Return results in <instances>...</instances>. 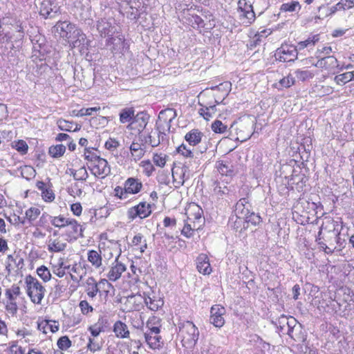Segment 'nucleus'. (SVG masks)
I'll return each instance as SVG.
<instances>
[{"label":"nucleus","instance_id":"1","mask_svg":"<svg viewBox=\"0 0 354 354\" xmlns=\"http://www.w3.org/2000/svg\"><path fill=\"white\" fill-rule=\"evenodd\" d=\"M55 31L68 41L72 48L84 46L88 40L81 29L68 21H59L54 26Z\"/></svg>","mask_w":354,"mask_h":354},{"label":"nucleus","instance_id":"2","mask_svg":"<svg viewBox=\"0 0 354 354\" xmlns=\"http://www.w3.org/2000/svg\"><path fill=\"white\" fill-rule=\"evenodd\" d=\"M179 336L184 347L192 349L196 345L199 331L193 322L187 321L179 326Z\"/></svg>","mask_w":354,"mask_h":354},{"label":"nucleus","instance_id":"3","mask_svg":"<svg viewBox=\"0 0 354 354\" xmlns=\"http://www.w3.org/2000/svg\"><path fill=\"white\" fill-rule=\"evenodd\" d=\"M25 282L27 286V294L31 301L35 304H40L44 296L45 288L36 278L31 275L26 277Z\"/></svg>","mask_w":354,"mask_h":354},{"label":"nucleus","instance_id":"4","mask_svg":"<svg viewBox=\"0 0 354 354\" xmlns=\"http://www.w3.org/2000/svg\"><path fill=\"white\" fill-rule=\"evenodd\" d=\"M176 116L177 113L173 109H166L159 113L156 122V129L160 135L165 134V131L170 130L171 123Z\"/></svg>","mask_w":354,"mask_h":354},{"label":"nucleus","instance_id":"5","mask_svg":"<svg viewBox=\"0 0 354 354\" xmlns=\"http://www.w3.org/2000/svg\"><path fill=\"white\" fill-rule=\"evenodd\" d=\"M115 20L113 18H102L97 22V29L102 37H108L107 45L113 44L115 39L113 37L116 29L114 26Z\"/></svg>","mask_w":354,"mask_h":354},{"label":"nucleus","instance_id":"6","mask_svg":"<svg viewBox=\"0 0 354 354\" xmlns=\"http://www.w3.org/2000/svg\"><path fill=\"white\" fill-rule=\"evenodd\" d=\"M298 49L296 46L288 44H282L275 52L277 59L283 62H294L297 59Z\"/></svg>","mask_w":354,"mask_h":354},{"label":"nucleus","instance_id":"7","mask_svg":"<svg viewBox=\"0 0 354 354\" xmlns=\"http://www.w3.org/2000/svg\"><path fill=\"white\" fill-rule=\"evenodd\" d=\"M330 225L333 229L328 230L324 233L323 238L324 241L326 243V245L330 246L335 245V240L337 235H339L343 228L344 223L341 218H338L337 220H331Z\"/></svg>","mask_w":354,"mask_h":354},{"label":"nucleus","instance_id":"8","mask_svg":"<svg viewBox=\"0 0 354 354\" xmlns=\"http://www.w3.org/2000/svg\"><path fill=\"white\" fill-rule=\"evenodd\" d=\"M151 213V205L146 202H141L138 205L132 207L128 210L129 218L133 220L136 217L145 218Z\"/></svg>","mask_w":354,"mask_h":354},{"label":"nucleus","instance_id":"9","mask_svg":"<svg viewBox=\"0 0 354 354\" xmlns=\"http://www.w3.org/2000/svg\"><path fill=\"white\" fill-rule=\"evenodd\" d=\"M59 13V6L51 0H44L41 3L39 15L44 19H52Z\"/></svg>","mask_w":354,"mask_h":354},{"label":"nucleus","instance_id":"10","mask_svg":"<svg viewBox=\"0 0 354 354\" xmlns=\"http://www.w3.org/2000/svg\"><path fill=\"white\" fill-rule=\"evenodd\" d=\"M149 118V115L147 113L144 111L138 112L128 124L127 128L131 130H136L140 133L146 128Z\"/></svg>","mask_w":354,"mask_h":354},{"label":"nucleus","instance_id":"11","mask_svg":"<svg viewBox=\"0 0 354 354\" xmlns=\"http://www.w3.org/2000/svg\"><path fill=\"white\" fill-rule=\"evenodd\" d=\"M225 313L224 307L220 305H214L210 310L209 322L217 328L222 327L225 324L223 315Z\"/></svg>","mask_w":354,"mask_h":354},{"label":"nucleus","instance_id":"12","mask_svg":"<svg viewBox=\"0 0 354 354\" xmlns=\"http://www.w3.org/2000/svg\"><path fill=\"white\" fill-rule=\"evenodd\" d=\"M295 319L293 317H287L282 315L275 320H272V324L277 328L279 333L285 335L292 324L295 326V324H294Z\"/></svg>","mask_w":354,"mask_h":354},{"label":"nucleus","instance_id":"13","mask_svg":"<svg viewBox=\"0 0 354 354\" xmlns=\"http://www.w3.org/2000/svg\"><path fill=\"white\" fill-rule=\"evenodd\" d=\"M292 326L286 331V335H288L290 338L297 342H304L306 340V335L301 325L298 323L295 319Z\"/></svg>","mask_w":354,"mask_h":354},{"label":"nucleus","instance_id":"14","mask_svg":"<svg viewBox=\"0 0 354 354\" xmlns=\"http://www.w3.org/2000/svg\"><path fill=\"white\" fill-rule=\"evenodd\" d=\"M17 28H19L17 32H8L5 35L0 34V40L3 42H17L21 41L24 37V28L20 21L17 23Z\"/></svg>","mask_w":354,"mask_h":354},{"label":"nucleus","instance_id":"15","mask_svg":"<svg viewBox=\"0 0 354 354\" xmlns=\"http://www.w3.org/2000/svg\"><path fill=\"white\" fill-rule=\"evenodd\" d=\"M93 169L95 171L93 174L95 176H102V178L111 174V167L107 160L101 157L93 164Z\"/></svg>","mask_w":354,"mask_h":354},{"label":"nucleus","instance_id":"16","mask_svg":"<svg viewBox=\"0 0 354 354\" xmlns=\"http://www.w3.org/2000/svg\"><path fill=\"white\" fill-rule=\"evenodd\" d=\"M68 225L66 226V235L70 239H77L82 236V230L80 225L75 219L68 220Z\"/></svg>","mask_w":354,"mask_h":354},{"label":"nucleus","instance_id":"17","mask_svg":"<svg viewBox=\"0 0 354 354\" xmlns=\"http://www.w3.org/2000/svg\"><path fill=\"white\" fill-rule=\"evenodd\" d=\"M196 268L200 273L204 275L211 274L212 270L207 254H200L196 259Z\"/></svg>","mask_w":354,"mask_h":354},{"label":"nucleus","instance_id":"18","mask_svg":"<svg viewBox=\"0 0 354 354\" xmlns=\"http://www.w3.org/2000/svg\"><path fill=\"white\" fill-rule=\"evenodd\" d=\"M314 65L316 67L324 68L326 70H330L338 67V61L334 56L328 55L320 57Z\"/></svg>","mask_w":354,"mask_h":354},{"label":"nucleus","instance_id":"19","mask_svg":"<svg viewBox=\"0 0 354 354\" xmlns=\"http://www.w3.org/2000/svg\"><path fill=\"white\" fill-rule=\"evenodd\" d=\"M115 265L111 267L107 274L109 280L113 281L118 279L121 277L122 272L126 270V266L123 263L119 262L118 259H115Z\"/></svg>","mask_w":354,"mask_h":354},{"label":"nucleus","instance_id":"20","mask_svg":"<svg viewBox=\"0 0 354 354\" xmlns=\"http://www.w3.org/2000/svg\"><path fill=\"white\" fill-rule=\"evenodd\" d=\"M124 183H125V190L129 194H137L141 190V189L142 187V184L140 181V180H138L137 178H129L125 181Z\"/></svg>","mask_w":354,"mask_h":354},{"label":"nucleus","instance_id":"21","mask_svg":"<svg viewBox=\"0 0 354 354\" xmlns=\"http://www.w3.org/2000/svg\"><path fill=\"white\" fill-rule=\"evenodd\" d=\"M66 248V243L60 240L59 238H50L48 241V250L50 252H60Z\"/></svg>","mask_w":354,"mask_h":354},{"label":"nucleus","instance_id":"22","mask_svg":"<svg viewBox=\"0 0 354 354\" xmlns=\"http://www.w3.org/2000/svg\"><path fill=\"white\" fill-rule=\"evenodd\" d=\"M203 212V209L201 208V207L196 203L189 204L187 209H186V214L189 220H201Z\"/></svg>","mask_w":354,"mask_h":354},{"label":"nucleus","instance_id":"23","mask_svg":"<svg viewBox=\"0 0 354 354\" xmlns=\"http://www.w3.org/2000/svg\"><path fill=\"white\" fill-rule=\"evenodd\" d=\"M85 291L87 295L91 299L94 298L100 291L98 283L93 277H90L86 279Z\"/></svg>","mask_w":354,"mask_h":354},{"label":"nucleus","instance_id":"24","mask_svg":"<svg viewBox=\"0 0 354 354\" xmlns=\"http://www.w3.org/2000/svg\"><path fill=\"white\" fill-rule=\"evenodd\" d=\"M240 17L241 19H245L243 23L252 24L255 19V13L253 10V7L252 4L250 3L244 9L241 10L240 12Z\"/></svg>","mask_w":354,"mask_h":354},{"label":"nucleus","instance_id":"25","mask_svg":"<svg viewBox=\"0 0 354 354\" xmlns=\"http://www.w3.org/2000/svg\"><path fill=\"white\" fill-rule=\"evenodd\" d=\"M202 136L203 133L199 130L194 129L186 133L185 139L190 145L194 147L201 141Z\"/></svg>","mask_w":354,"mask_h":354},{"label":"nucleus","instance_id":"26","mask_svg":"<svg viewBox=\"0 0 354 354\" xmlns=\"http://www.w3.org/2000/svg\"><path fill=\"white\" fill-rule=\"evenodd\" d=\"M113 332L115 336L119 338H127L129 336V331L127 326L121 321H117L113 326Z\"/></svg>","mask_w":354,"mask_h":354},{"label":"nucleus","instance_id":"27","mask_svg":"<svg viewBox=\"0 0 354 354\" xmlns=\"http://www.w3.org/2000/svg\"><path fill=\"white\" fill-rule=\"evenodd\" d=\"M145 297H143L141 295H130L127 297V302L129 304H132L131 306L129 307V310H140V307L142 306V303L144 301Z\"/></svg>","mask_w":354,"mask_h":354},{"label":"nucleus","instance_id":"28","mask_svg":"<svg viewBox=\"0 0 354 354\" xmlns=\"http://www.w3.org/2000/svg\"><path fill=\"white\" fill-rule=\"evenodd\" d=\"M135 110L133 108H125L121 110L119 116L120 122L122 124L131 122L135 116Z\"/></svg>","mask_w":354,"mask_h":354},{"label":"nucleus","instance_id":"29","mask_svg":"<svg viewBox=\"0 0 354 354\" xmlns=\"http://www.w3.org/2000/svg\"><path fill=\"white\" fill-rule=\"evenodd\" d=\"M216 168L222 175L232 176L234 174L232 165L229 162L223 160L218 161L216 162Z\"/></svg>","mask_w":354,"mask_h":354},{"label":"nucleus","instance_id":"30","mask_svg":"<svg viewBox=\"0 0 354 354\" xmlns=\"http://www.w3.org/2000/svg\"><path fill=\"white\" fill-rule=\"evenodd\" d=\"M354 80V71L346 72L339 75H336L334 77V81L338 85H344Z\"/></svg>","mask_w":354,"mask_h":354},{"label":"nucleus","instance_id":"31","mask_svg":"<svg viewBox=\"0 0 354 354\" xmlns=\"http://www.w3.org/2000/svg\"><path fill=\"white\" fill-rule=\"evenodd\" d=\"M144 302L152 311H157L163 306V301L160 299H152L150 297H145Z\"/></svg>","mask_w":354,"mask_h":354},{"label":"nucleus","instance_id":"32","mask_svg":"<svg viewBox=\"0 0 354 354\" xmlns=\"http://www.w3.org/2000/svg\"><path fill=\"white\" fill-rule=\"evenodd\" d=\"M294 75L299 81L305 82L313 79L315 73L308 70L297 69L294 71Z\"/></svg>","mask_w":354,"mask_h":354},{"label":"nucleus","instance_id":"33","mask_svg":"<svg viewBox=\"0 0 354 354\" xmlns=\"http://www.w3.org/2000/svg\"><path fill=\"white\" fill-rule=\"evenodd\" d=\"M291 184L296 185V189L298 191L302 190L304 187L306 185V183L308 180L307 177L304 174H299L292 176L290 178Z\"/></svg>","mask_w":354,"mask_h":354},{"label":"nucleus","instance_id":"34","mask_svg":"<svg viewBox=\"0 0 354 354\" xmlns=\"http://www.w3.org/2000/svg\"><path fill=\"white\" fill-rule=\"evenodd\" d=\"M138 2L136 1H132L131 3L128 4L126 8H124V10L127 8L129 10L127 11V17L130 19H136L140 17V12L138 9Z\"/></svg>","mask_w":354,"mask_h":354},{"label":"nucleus","instance_id":"35","mask_svg":"<svg viewBox=\"0 0 354 354\" xmlns=\"http://www.w3.org/2000/svg\"><path fill=\"white\" fill-rule=\"evenodd\" d=\"M66 151V147L62 144L53 145L48 149V153L53 158H59L62 156Z\"/></svg>","mask_w":354,"mask_h":354},{"label":"nucleus","instance_id":"36","mask_svg":"<svg viewBox=\"0 0 354 354\" xmlns=\"http://www.w3.org/2000/svg\"><path fill=\"white\" fill-rule=\"evenodd\" d=\"M145 340L151 348H156L160 346L161 337L159 334L151 335L145 333Z\"/></svg>","mask_w":354,"mask_h":354},{"label":"nucleus","instance_id":"37","mask_svg":"<svg viewBox=\"0 0 354 354\" xmlns=\"http://www.w3.org/2000/svg\"><path fill=\"white\" fill-rule=\"evenodd\" d=\"M49 220L50 223L58 228L66 227L67 225H68L69 218H65L62 215H59L58 216H49Z\"/></svg>","mask_w":354,"mask_h":354},{"label":"nucleus","instance_id":"38","mask_svg":"<svg viewBox=\"0 0 354 354\" xmlns=\"http://www.w3.org/2000/svg\"><path fill=\"white\" fill-rule=\"evenodd\" d=\"M131 156L135 160H140L145 154V150L137 142H133L130 146Z\"/></svg>","mask_w":354,"mask_h":354},{"label":"nucleus","instance_id":"39","mask_svg":"<svg viewBox=\"0 0 354 354\" xmlns=\"http://www.w3.org/2000/svg\"><path fill=\"white\" fill-rule=\"evenodd\" d=\"M216 112V104H208L198 110V113L205 120H208L209 118H212L214 114Z\"/></svg>","mask_w":354,"mask_h":354},{"label":"nucleus","instance_id":"40","mask_svg":"<svg viewBox=\"0 0 354 354\" xmlns=\"http://www.w3.org/2000/svg\"><path fill=\"white\" fill-rule=\"evenodd\" d=\"M21 294L20 288L18 286L13 285L10 288H7L5 292L7 301H15L17 297Z\"/></svg>","mask_w":354,"mask_h":354},{"label":"nucleus","instance_id":"41","mask_svg":"<svg viewBox=\"0 0 354 354\" xmlns=\"http://www.w3.org/2000/svg\"><path fill=\"white\" fill-rule=\"evenodd\" d=\"M319 39V35H315L308 37L307 39L299 41L296 46L298 50H301L310 46H314Z\"/></svg>","mask_w":354,"mask_h":354},{"label":"nucleus","instance_id":"42","mask_svg":"<svg viewBox=\"0 0 354 354\" xmlns=\"http://www.w3.org/2000/svg\"><path fill=\"white\" fill-rule=\"evenodd\" d=\"M88 260L95 268H99L102 264L101 255L95 250L88 252Z\"/></svg>","mask_w":354,"mask_h":354},{"label":"nucleus","instance_id":"43","mask_svg":"<svg viewBox=\"0 0 354 354\" xmlns=\"http://www.w3.org/2000/svg\"><path fill=\"white\" fill-rule=\"evenodd\" d=\"M301 9V5L298 1H291L288 3H283L281 6L280 10L281 12H292L296 11L297 10H299Z\"/></svg>","mask_w":354,"mask_h":354},{"label":"nucleus","instance_id":"44","mask_svg":"<svg viewBox=\"0 0 354 354\" xmlns=\"http://www.w3.org/2000/svg\"><path fill=\"white\" fill-rule=\"evenodd\" d=\"M41 211L39 208L30 207L26 211L25 218L29 223H31L32 221L37 219Z\"/></svg>","mask_w":354,"mask_h":354},{"label":"nucleus","instance_id":"45","mask_svg":"<svg viewBox=\"0 0 354 354\" xmlns=\"http://www.w3.org/2000/svg\"><path fill=\"white\" fill-rule=\"evenodd\" d=\"M353 7H354V0H340V1L333 7V11L345 10Z\"/></svg>","mask_w":354,"mask_h":354},{"label":"nucleus","instance_id":"46","mask_svg":"<svg viewBox=\"0 0 354 354\" xmlns=\"http://www.w3.org/2000/svg\"><path fill=\"white\" fill-rule=\"evenodd\" d=\"M296 82V78L294 75V73H289L286 77L282 78L279 80V84L281 87L283 88H289L291 86L294 85Z\"/></svg>","mask_w":354,"mask_h":354},{"label":"nucleus","instance_id":"47","mask_svg":"<svg viewBox=\"0 0 354 354\" xmlns=\"http://www.w3.org/2000/svg\"><path fill=\"white\" fill-rule=\"evenodd\" d=\"M234 213L238 218H244L245 216L250 213L248 208H245L242 203L237 202L235 205Z\"/></svg>","mask_w":354,"mask_h":354},{"label":"nucleus","instance_id":"48","mask_svg":"<svg viewBox=\"0 0 354 354\" xmlns=\"http://www.w3.org/2000/svg\"><path fill=\"white\" fill-rule=\"evenodd\" d=\"M247 223H250L253 225H257L261 222V216L254 212H250L245 215L244 218Z\"/></svg>","mask_w":354,"mask_h":354},{"label":"nucleus","instance_id":"49","mask_svg":"<svg viewBox=\"0 0 354 354\" xmlns=\"http://www.w3.org/2000/svg\"><path fill=\"white\" fill-rule=\"evenodd\" d=\"M37 273L45 282H47L50 279L51 274L49 270L44 266L39 267L37 269Z\"/></svg>","mask_w":354,"mask_h":354},{"label":"nucleus","instance_id":"50","mask_svg":"<svg viewBox=\"0 0 354 354\" xmlns=\"http://www.w3.org/2000/svg\"><path fill=\"white\" fill-rule=\"evenodd\" d=\"M140 165L143 168V171L147 176H151L155 170L153 165L149 160H142Z\"/></svg>","mask_w":354,"mask_h":354},{"label":"nucleus","instance_id":"51","mask_svg":"<svg viewBox=\"0 0 354 354\" xmlns=\"http://www.w3.org/2000/svg\"><path fill=\"white\" fill-rule=\"evenodd\" d=\"M156 319V317H153L150 319L147 322V327L149 328V331L146 332L145 333L151 334V335H156L159 334L160 333V328L158 326H153L155 324V320Z\"/></svg>","mask_w":354,"mask_h":354},{"label":"nucleus","instance_id":"52","mask_svg":"<svg viewBox=\"0 0 354 354\" xmlns=\"http://www.w3.org/2000/svg\"><path fill=\"white\" fill-rule=\"evenodd\" d=\"M212 129L216 133H223L226 131L227 126L223 124L221 121L216 120L212 124Z\"/></svg>","mask_w":354,"mask_h":354},{"label":"nucleus","instance_id":"53","mask_svg":"<svg viewBox=\"0 0 354 354\" xmlns=\"http://www.w3.org/2000/svg\"><path fill=\"white\" fill-rule=\"evenodd\" d=\"M58 128L61 131H71L73 127V122L64 119H59L57 122Z\"/></svg>","mask_w":354,"mask_h":354},{"label":"nucleus","instance_id":"54","mask_svg":"<svg viewBox=\"0 0 354 354\" xmlns=\"http://www.w3.org/2000/svg\"><path fill=\"white\" fill-rule=\"evenodd\" d=\"M57 346L61 350H66L71 346V341L67 336H62L58 339Z\"/></svg>","mask_w":354,"mask_h":354},{"label":"nucleus","instance_id":"55","mask_svg":"<svg viewBox=\"0 0 354 354\" xmlns=\"http://www.w3.org/2000/svg\"><path fill=\"white\" fill-rule=\"evenodd\" d=\"M177 152L182 154L185 157L192 158L194 156V152L189 148H188L185 144L180 145L177 148Z\"/></svg>","mask_w":354,"mask_h":354},{"label":"nucleus","instance_id":"56","mask_svg":"<svg viewBox=\"0 0 354 354\" xmlns=\"http://www.w3.org/2000/svg\"><path fill=\"white\" fill-rule=\"evenodd\" d=\"M35 170L30 166H25L21 171V175L26 179L31 178L35 176Z\"/></svg>","mask_w":354,"mask_h":354},{"label":"nucleus","instance_id":"57","mask_svg":"<svg viewBox=\"0 0 354 354\" xmlns=\"http://www.w3.org/2000/svg\"><path fill=\"white\" fill-rule=\"evenodd\" d=\"M85 159L91 162L93 164L95 163L98 159H100V156L97 155L95 153L91 151L89 149H86L84 152Z\"/></svg>","mask_w":354,"mask_h":354},{"label":"nucleus","instance_id":"58","mask_svg":"<svg viewBox=\"0 0 354 354\" xmlns=\"http://www.w3.org/2000/svg\"><path fill=\"white\" fill-rule=\"evenodd\" d=\"M100 109V106H95V107H91L88 109H82L80 111H78L76 115L77 117H82L84 115H91L93 111H97Z\"/></svg>","mask_w":354,"mask_h":354},{"label":"nucleus","instance_id":"59","mask_svg":"<svg viewBox=\"0 0 354 354\" xmlns=\"http://www.w3.org/2000/svg\"><path fill=\"white\" fill-rule=\"evenodd\" d=\"M153 161L156 165L163 167L166 163V156H162V154H154L153 157Z\"/></svg>","mask_w":354,"mask_h":354},{"label":"nucleus","instance_id":"60","mask_svg":"<svg viewBox=\"0 0 354 354\" xmlns=\"http://www.w3.org/2000/svg\"><path fill=\"white\" fill-rule=\"evenodd\" d=\"M79 306L82 313L84 315H86L93 310V307L86 300L81 301Z\"/></svg>","mask_w":354,"mask_h":354},{"label":"nucleus","instance_id":"61","mask_svg":"<svg viewBox=\"0 0 354 354\" xmlns=\"http://www.w3.org/2000/svg\"><path fill=\"white\" fill-rule=\"evenodd\" d=\"M6 310L13 315H15L17 312L18 307L16 301H7L6 304Z\"/></svg>","mask_w":354,"mask_h":354},{"label":"nucleus","instance_id":"62","mask_svg":"<svg viewBox=\"0 0 354 354\" xmlns=\"http://www.w3.org/2000/svg\"><path fill=\"white\" fill-rule=\"evenodd\" d=\"M41 196L45 201L51 202L55 199V194L51 189L46 188L42 193Z\"/></svg>","mask_w":354,"mask_h":354},{"label":"nucleus","instance_id":"63","mask_svg":"<svg viewBox=\"0 0 354 354\" xmlns=\"http://www.w3.org/2000/svg\"><path fill=\"white\" fill-rule=\"evenodd\" d=\"M15 149L22 154H25L28 151V145L24 140L18 141L15 145Z\"/></svg>","mask_w":354,"mask_h":354},{"label":"nucleus","instance_id":"64","mask_svg":"<svg viewBox=\"0 0 354 354\" xmlns=\"http://www.w3.org/2000/svg\"><path fill=\"white\" fill-rule=\"evenodd\" d=\"M88 177V174L84 167L77 171V180L85 181Z\"/></svg>","mask_w":354,"mask_h":354}]
</instances>
